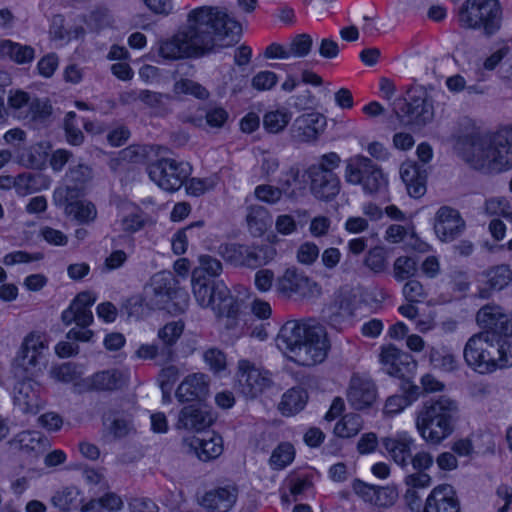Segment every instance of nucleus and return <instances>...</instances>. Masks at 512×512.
<instances>
[{
    "label": "nucleus",
    "instance_id": "obj_27",
    "mask_svg": "<svg viewBox=\"0 0 512 512\" xmlns=\"http://www.w3.org/2000/svg\"><path fill=\"white\" fill-rule=\"evenodd\" d=\"M213 418L210 412L202 410L199 403L184 406L178 415L176 426L178 429L195 431L198 434L211 426Z\"/></svg>",
    "mask_w": 512,
    "mask_h": 512
},
{
    "label": "nucleus",
    "instance_id": "obj_9",
    "mask_svg": "<svg viewBox=\"0 0 512 512\" xmlns=\"http://www.w3.org/2000/svg\"><path fill=\"white\" fill-rule=\"evenodd\" d=\"M393 111L401 126L420 129L434 118V103L422 86H412L394 101Z\"/></svg>",
    "mask_w": 512,
    "mask_h": 512
},
{
    "label": "nucleus",
    "instance_id": "obj_37",
    "mask_svg": "<svg viewBox=\"0 0 512 512\" xmlns=\"http://www.w3.org/2000/svg\"><path fill=\"white\" fill-rule=\"evenodd\" d=\"M484 276L491 291H501L511 282L512 270L508 264L495 265L487 269Z\"/></svg>",
    "mask_w": 512,
    "mask_h": 512
},
{
    "label": "nucleus",
    "instance_id": "obj_46",
    "mask_svg": "<svg viewBox=\"0 0 512 512\" xmlns=\"http://www.w3.org/2000/svg\"><path fill=\"white\" fill-rule=\"evenodd\" d=\"M180 378V370L175 365H167L161 368L158 374V382L164 396L172 394L175 384Z\"/></svg>",
    "mask_w": 512,
    "mask_h": 512
},
{
    "label": "nucleus",
    "instance_id": "obj_44",
    "mask_svg": "<svg viewBox=\"0 0 512 512\" xmlns=\"http://www.w3.org/2000/svg\"><path fill=\"white\" fill-rule=\"evenodd\" d=\"M393 269L397 281L408 280L418 270V259L412 256H399L394 261Z\"/></svg>",
    "mask_w": 512,
    "mask_h": 512
},
{
    "label": "nucleus",
    "instance_id": "obj_3",
    "mask_svg": "<svg viewBox=\"0 0 512 512\" xmlns=\"http://www.w3.org/2000/svg\"><path fill=\"white\" fill-rule=\"evenodd\" d=\"M222 269L220 260L211 255H201L199 266L192 272V291L199 306L211 308L218 317L237 319L240 304L225 282L218 279Z\"/></svg>",
    "mask_w": 512,
    "mask_h": 512
},
{
    "label": "nucleus",
    "instance_id": "obj_16",
    "mask_svg": "<svg viewBox=\"0 0 512 512\" xmlns=\"http://www.w3.org/2000/svg\"><path fill=\"white\" fill-rule=\"evenodd\" d=\"M184 443L189 447V451L202 462H209L218 458L224 449L222 436L211 430L185 438Z\"/></svg>",
    "mask_w": 512,
    "mask_h": 512
},
{
    "label": "nucleus",
    "instance_id": "obj_54",
    "mask_svg": "<svg viewBox=\"0 0 512 512\" xmlns=\"http://www.w3.org/2000/svg\"><path fill=\"white\" fill-rule=\"evenodd\" d=\"M28 112L32 121H44L52 114V106L48 100L33 98L28 105Z\"/></svg>",
    "mask_w": 512,
    "mask_h": 512
},
{
    "label": "nucleus",
    "instance_id": "obj_23",
    "mask_svg": "<svg viewBox=\"0 0 512 512\" xmlns=\"http://www.w3.org/2000/svg\"><path fill=\"white\" fill-rule=\"evenodd\" d=\"M423 512H461L453 487L449 484L434 487L425 500Z\"/></svg>",
    "mask_w": 512,
    "mask_h": 512
},
{
    "label": "nucleus",
    "instance_id": "obj_18",
    "mask_svg": "<svg viewBox=\"0 0 512 512\" xmlns=\"http://www.w3.org/2000/svg\"><path fill=\"white\" fill-rule=\"evenodd\" d=\"M383 453L401 468L408 467V460L415 449V440L407 431H398L394 436L381 439Z\"/></svg>",
    "mask_w": 512,
    "mask_h": 512
},
{
    "label": "nucleus",
    "instance_id": "obj_7",
    "mask_svg": "<svg viewBox=\"0 0 512 512\" xmlns=\"http://www.w3.org/2000/svg\"><path fill=\"white\" fill-rule=\"evenodd\" d=\"M380 362L389 376L400 380L402 395L388 397V404L398 402L397 409L404 410L407 406L416 402L421 395V391L413 381L417 363L412 355L394 345H388L382 348Z\"/></svg>",
    "mask_w": 512,
    "mask_h": 512
},
{
    "label": "nucleus",
    "instance_id": "obj_49",
    "mask_svg": "<svg viewBox=\"0 0 512 512\" xmlns=\"http://www.w3.org/2000/svg\"><path fill=\"white\" fill-rule=\"evenodd\" d=\"M43 257L44 255L41 252L31 253L25 250H15L5 254L2 258V263L7 267H11L18 264L40 261Z\"/></svg>",
    "mask_w": 512,
    "mask_h": 512
},
{
    "label": "nucleus",
    "instance_id": "obj_39",
    "mask_svg": "<svg viewBox=\"0 0 512 512\" xmlns=\"http://www.w3.org/2000/svg\"><path fill=\"white\" fill-rule=\"evenodd\" d=\"M388 253L384 246L376 245L371 247L365 257L364 265L374 274H381L387 270L388 267Z\"/></svg>",
    "mask_w": 512,
    "mask_h": 512
},
{
    "label": "nucleus",
    "instance_id": "obj_13",
    "mask_svg": "<svg viewBox=\"0 0 512 512\" xmlns=\"http://www.w3.org/2000/svg\"><path fill=\"white\" fill-rule=\"evenodd\" d=\"M219 254L227 264L237 268L256 269L272 259L271 248L257 244L222 243Z\"/></svg>",
    "mask_w": 512,
    "mask_h": 512
},
{
    "label": "nucleus",
    "instance_id": "obj_45",
    "mask_svg": "<svg viewBox=\"0 0 512 512\" xmlns=\"http://www.w3.org/2000/svg\"><path fill=\"white\" fill-rule=\"evenodd\" d=\"M50 373L56 381L65 384L73 383L81 378V371L77 364L72 362L55 365L51 368Z\"/></svg>",
    "mask_w": 512,
    "mask_h": 512
},
{
    "label": "nucleus",
    "instance_id": "obj_47",
    "mask_svg": "<svg viewBox=\"0 0 512 512\" xmlns=\"http://www.w3.org/2000/svg\"><path fill=\"white\" fill-rule=\"evenodd\" d=\"M313 47V39L308 33L295 35L289 44L290 58H304L309 55Z\"/></svg>",
    "mask_w": 512,
    "mask_h": 512
},
{
    "label": "nucleus",
    "instance_id": "obj_1",
    "mask_svg": "<svg viewBox=\"0 0 512 512\" xmlns=\"http://www.w3.org/2000/svg\"><path fill=\"white\" fill-rule=\"evenodd\" d=\"M187 22L171 37L160 40L159 57L167 61L197 59L216 48L235 45L241 38L240 22L217 7L194 8L189 12Z\"/></svg>",
    "mask_w": 512,
    "mask_h": 512
},
{
    "label": "nucleus",
    "instance_id": "obj_33",
    "mask_svg": "<svg viewBox=\"0 0 512 512\" xmlns=\"http://www.w3.org/2000/svg\"><path fill=\"white\" fill-rule=\"evenodd\" d=\"M306 388L296 385L287 389L278 404V410L284 417H292L303 411L308 403Z\"/></svg>",
    "mask_w": 512,
    "mask_h": 512
},
{
    "label": "nucleus",
    "instance_id": "obj_42",
    "mask_svg": "<svg viewBox=\"0 0 512 512\" xmlns=\"http://www.w3.org/2000/svg\"><path fill=\"white\" fill-rule=\"evenodd\" d=\"M19 449L23 452H37L44 447L47 439L38 431H22L16 436Z\"/></svg>",
    "mask_w": 512,
    "mask_h": 512
},
{
    "label": "nucleus",
    "instance_id": "obj_22",
    "mask_svg": "<svg viewBox=\"0 0 512 512\" xmlns=\"http://www.w3.org/2000/svg\"><path fill=\"white\" fill-rule=\"evenodd\" d=\"M14 399L25 413L37 414L43 407L41 384L31 377L18 381Z\"/></svg>",
    "mask_w": 512,
    "mask_h": 512
},
{
    "label": "nucleus",
    "instance_id": "obj_38",
    "mask_svg": "<svg viewBox=\"0 0 512 512\" xmlns=\"http://www.w3.org/2000/svg\"><path fill=\"white\" fill-rule=\"evenodd\" d=\"M362 429V420L358 414H344L335 424L334 434L342 439L356 436Z\"/></svg>",
    "mask_w": 512,
    "mask_h": 512
},
{
    "label": "nucleus",
    "instance_id": "obj_58",
    "mask_svg": "<svg viewBox=\"0 0 512 512\" xmlns=\"http://www.w3.org/2000/svg\"><path fill=\"white\" fill-rule=\"evenodd\" d=\"M403 295L407 302H422L426 292L420 281L409 278L403 287Z\"/></svg>",
    "mask_w": 512,
    "mask_h": 512
},
{
    "label": "nucleus",
    "instance_id": "obj_50",
    "mask_svg": "<svg viewBox=\"0 0 512 512\" xmlns=\"http://www.w3.org/2000/svg\"><path fill=\"white\" fill-rule=\"evenodd\" d=\"M203 358L205 363L209 366V369L215 373H221L226 370L227 367V359L226 354L217 347L208 348L204 354Z\"/></svg>",
    "mask_w": 512,
    "mask_h": 512
},
{
    "label": "nucleus",
    "instance_id": "obj_34",
    "mask_svg": "<svg viewBox=\"0 0 512 512\" xmlns=\"http://www.w3.org/2000/svg\"><path fill=\"white\" fill-rule=\"evenodd\" d=\"M0 55L8 57L19 65L29 64L35 58V50L29 45H23L9 39L1 40Z\"/></svg>",
    "mask_w": 512,
    "mask_h": 512
},
{
    "label": "nucleus",
    "instance_id": "obj_53",
    "mask_svg": "<svg viewBox=\"0 0 512 512\" xmlns=\"http://www.w3.org/2000/svg\"><path fill=\"white\" fill-rule=\"evenodd\" d=\"M175 91L184 95H191L197 99H205L208 97V91L200 83L190 79H180L174 85Z\"/></svg>",
    "mask_w": 512,
    "mask_h": 512
},
{
    "label": "nucleus",
    "instance_id": "obj_40",
    "mask_svg": "<svg viewBox=\"0 0 512 512\" xmlns=\"http://www.w3.org/2000/svg\"><path fill=\"white\" fill-rule=\"evenodd\" d=\"M184 330V323L182 321H173L165 324L158 332L159 338L165 345L166 353L169 356L173 355V346L177 343Z\"/></svg>",
    "mask_w": 512,
    "mask_h": 512
},
{
    "label": "nucleus",
    "instance_id": "obj_62",
    "mask_svg": "<svg viewBox=\"0 0 512 512\" xmlns=\"http://www.w3.org/2000/svg\"><path fill=\"white\" fill-rule=\"evenodd\" d=\"M39 425L48 432H58L64 424L63 417L56 412H45L38 418Z\"/></svg>",
    "mask_w": 512,
    "mask_h": 512
},
{
    "label": "nucleus",
    "instance_id": "obj_5",
    "mask_svg": "<svg viewBox=\"0 0 512 512\" xmlns=\"http://www.w3.org/2000/svg\"><path fill=\"white\" fill-rule=\"evenodd\" d=\"M276 343L296 364L311 367L322 363L331 344L326 333L304 320H288L280 328Z\"/></svg>",
    "mask_w": 512,
    "mask_h": 512
},
{
    "label": "nucleus",
    "instance_id": "obj_60",
    "mask_svg": "<svg viewBox=\"0 0 512 512\" xmlns=\"http://www.w3.org/2000/svg\"><path fill=\"white\" fill-rule=\"evenodd\" d=\"M39 235L46 243L52 246H65L68 243V236L64 232L50 226L41 227Z\"/></svg>",
    "mask_w": 512,
    "mask_h": 512
},
{
    "label": "nucleus",
    "instance_id": "obj_17",
    "mask_svg": "<svg viewBox=\"0 0 512 512\" xmlns=\"http://www.w3.org/2000/svg\"><path fill=\"white\" fill-rule=\"evenodd\" d=\"M239 372L240 390L246 398H258L272 384V380L266 371H261L247 360L240 361Z\"/></svg>",
    "mask_w": 512,
    "mask_h": 512
},
{
    "label": "nucleus",
    "instance_id": "obj_25",
    "mask_svg": "<svg viewBox=\"0 0 512 512\" xmlns=\"http://www.w3.org/2000/svg\"><path fill=\"white\" fill-rule=\"evenodd\" d=\"M324 125L325 119L318 112L301 114L293 123L292 136L302 143L312 142L319 137Z\"/></svg>",
    "mask_w": 512,
    "mask_h": 512
},
{
    "label": "nucleus",
    "instance_id": "obj_41",
    "mask_svg": "<svg viewBox=\"0 0 512 512\" xmlns=\"http://www.w3.org/2000/svg\"><path fill=\"white\" fill-rule=\"evenodd\" d=\"M266 210L260 206H252L248 209L246 223L249 232L253 236H262L267 229Z\"/></svg>",
    "mask_w": 512,
    "mask_h": 512
},
{
    "label": "nucleus",
    "instance_id": "obj_20",
    "mask_svg": "<svg viewBox=\"0 0 512 512\" xmlns=\"http://www.w3.org/2000/svg\"><path fill=\"white\" fill-rule=\"evenodd\" d=\"M47 349L48 343L45 337L39 333L30 332L22 342L17 360L21 365H27L26 370L41 371Z\"/></svg>",
    "mask_w": 512,
    "mask_h": 512
},
{
    "label": "nucleus",
    "instance_id": "obj_12",
    "mask_svg": "<svg viewBox=\"0 0 512 512\" xmlns=\"http://www.w3.org/2000/svg\"><path fill=\"white\" fill-rule=\"evenodd\" d=\"M151 287L162 309L175 314H183L188 308L190 296L180 286L175 276L168 271H161L151 277Z\"/></svg>",
    "mask_w": 512,
    "mask_h": 512
},
{
    "label": "nucleus",
    "instance_id": "obj_55",
    "mask_svg": "<svg viewBox=\"0 0 512 512\" xmlns=\"http://www.w3.org/2000/svg\"><path fill=\"white\" fill-rule=\"evenodd\" d=\"M485 208L488 214L502 216L512 222V211L505 198H491L486 200Z\"/></svg>",
    "mask_w": 512,
    "mask_h": 512
},
{
    "label": "nucleus",
    "instance_id": "obj_4",
    "mask_svg": "<svg viewBox=\"0 0 512 512\" xmlns=\"http://www.w3.org/2000/svg\"><path fill=\"white\" fill-rule=\"evenodd\" d=\"M456 147L463 151L466 161L476 169L504 171L511 165L512 125L495 132L470 133L458 135Z\"/></svg>",
    "mask_w": 512,
    "mask_h": 512
},
{
    "label": "nucleus",
    "instance_id": "obj_30",
    "mask_svg": "<svg viewBox=\"0 0 512 512\" xmlns=\"http://www.w3.org/2000/svg\"><path fill=\"white\" fill-rule=\"evenodd\" d=\"M400 175L410 197L418 199L426 193L428 175L423 165L416 162L403 164Z\"/></svg>",
    "mask_w": 512,
    "mask_h": 512
},
{
    "label": "nucleus",
    "instance_id": "obj_11",
    "mask_svg": "<svg viewBox=\"0 0 512 512\" xmlns=\"http://www.w3.org/2000/svg\"><path fill=\"white\" fill-rule=\"evenodd\" d=\"M345 179L352 185H359L367 194H376L388 185V177L372 159L356 155L346 164Z\"/></svg>",
    "mask_w": 512,
    "mask_h": 512
},
{
    "label": "nucleus",
    "instance_id": "obj_26",
    "mask_svg": "<svg viewBox=\"0 0 512 512\" xmlns=\"http://www.w3.org/2000/svg\"><path fill=\"white\" fill-rule=\"evenodd\" d=\"M237 493L233 486L216 487L205 492L200 505L207 512H229L236 503Z\"/></svg>",
    "mask_w": 512,
    "mask_h": 512
},
{
    "label": "nucleus",
    "instance_id": "obj_61",
    "mask_svg": "<svg viewBox=\"0 0 512 512\" xmlns=\"http://www.w3.org/2000/svg\"><path fill=\"white\" fill-rule=\"evenodd\" d=\"M59 65V58L56 53L51 52L41 57L37 63L39 75L50 78L54 75Z\"/></svg>",
    "mask_w": 512,
    "mask_h": 512
},
{
    "label": "nucleus",
    "instance_id": "obj_19",
    "mask_svg": "<svg viewBox=\"0 0 512 512\" xmlns=\"http://www.w3.org/2000/svg\"><path fill=\"white\" fill-rule=\"evenodd\" d=\"M55 196L60 197V205L64 207L67 216L72 217L80 224H86L96 218L97 212L95 205L90 201L78 199L74 188L66 187L61 192H56Z\"/></svg>",
    "mask_w": 512,
    "mask_h": 512
},
{
    "label": "nucleus",
    "instance_id": "obj_48",
    "mask_svg": "<svg viewBox=\"0 0 512 512\" xmlns=\"http://www.w3.org/2000/svg\"><path fill=\"white\" fill-rule=\"evenodd\" d=\"M147 222L148 218L146 213L137 207L135 211H132L122 218L121 226L126 233L134 234L142 230Z\"/></svg>",
    "mask_w": 512,
    "mask_h": 512
},
{
    "label": "nucleus",
    "instance_id": "obj_14",
    "mask_svg": "<svg viewBox=\"0 0 512 512\" xmlns=\"http://www.w3.org/2000/svg\"><path fill=\"white\" fill-rule=\"evenodd\" d=\"M192 167L188 162L160 158L148 167L150 179L166 192L178 191L189 179Z\"/></svg>",
    "mask_w": 512,
    "mask_h": 512
},
{
    "label": "nucleus",
    "instance_id": "obj_36",
    "mask_svg": "<svg viewBox=\"0 0 512 512\" xmlns=\"http://www.w3.org/2000/svg\"><path fill=\"white\" fill-rule=\"evenodd\" d=\"M48 187V180L41 174L23 172L16 175V193L27 196Z\"/></svg>",
    "mask_w": 512,
    "mask_h": 512
},
{
    "label": "nucleus",
    "instance_id": "obj_51",
    "mask_svg": "<svg viewBox=\"0 0 512 512\" xmlns=\"http://www.w3.org/2000/svg\"><path fill=\"white\" fill-rule=\"evenodd\" d=\"M464 220L459 222L435 223L434 230L441 241L448 242L456 239L464 228Z\"/></svg>",
    "mask_w": 512,
    "mask_h": 512
},
{
    "label": "nucleus",
    "instance_id": "obj_21",
    "mask_svg": "<svg viewBox=\"0 0 512 512\" xmlns=\"http://www.w3.org/2000/svg\"><path fill=\"white\" fill-rule=\"evenodd\" d=\"M51 504L60 512H90L95 508V500L85 501L82 490L74 485L57 490L51 497Z\"/></svg>",
    "mask_w": 512,
    "mask_h": 512
},
{
    "label": "nucleus",
    "instance_id": "obj_10",
    "mask_svg": "<svg viewBox=\"0 0 512 512\" xmlns=\"http://www.w3.org/2000/svg\"><path fill=\"white\" fill-rule=\"evenodd\" d=\"M457 17L461 28L493 36L501 28L502 7L499 0H465Z\"/></svg>",
    "mask_w": 512,
    "mask_h": 512
},
{
    "label": "nucleus",
    "instance_id": "obj_32",
    "mask_svg": "<svg viewBox=\"0 0 512 512\" xmlns=\"http://www.w3.org/2000/svg\"><path fill=\"white\" fill-rule=\"evenodd\" d=\"M85 385L90 391H116L124 385L123 374L118 369L97 371L85 379Z\"/></svg>",
    "mask_w": 512,
    "mask_h": 512
},
{
    "label": "nucleus",
    "instance_id": "obj_59",
    "mask_svg": "<svg viewBox=\"0 0 512 512\" xmlns=\"http://www.w3.org/2000/svg\"><path fill=\"white\" fill-rule=\"evenodd\" d=\"M372 493L376 494V505L379 507H390L392 506L397 498V491L393 487L379 486V487H368Z\"/></svg>",
    "mask_w": 512,
    "mask_h": 512
},
{
    "label": "nucleus",
    "instance_id": "obj_43",
    "mask_svg": "<svg viewBox=\"0 0 512 512\" xmlns=\"http://www.w3.org/2000/svg\"><path fill=\"white\" fill-rule=\"evenodd\" d=\"M294 458V446L289 442H281L272 451L270 463L276 469H284L293 462Z\"/></svg>",
    "mask_w": 512,
    "mask_h": 512
},
{
    "label": "nucleus",
    "instance_id": "obj_63",
    "mask_svg": "<svg viewBox=\"0 0 512 512\" xmlns=\"http://www.w3.org/2000/svg\"><path fill=\"white\" fill-rule=\"evenodd\" d=\"M274 282L276 281L272 270L262 268L256 271L254 276V285L259 292L265 293L270 291Z\"/></svg>",
    "mask_w": 512,
    "mask_h": 512
},
{
    "label": "nucleus",
    "instance_id": "obj_28",
    "mask_svg": "<svg viewBox=\"0 0 512 512\" xmlns=\"http://www.w3.org/2000/svg\"><path fill=\"white\" fill-rule=\"evenodd\" d=\"M377 396V387L372 380L356 377L351 379L348 399L356 410L372 407Z\"/></svg>",
    "mask_w": 512,
    "mask_h": 512
},
{
    "label": "nucleus",
    "instance_id": "obj_57",
    "mask_svg": "<svg viewBox=\"0 0 512 512\" xmlns=\"http://www.w3.org/2000/svg\"><path fill=\"white\" fill-rule=\"evenodd\" d=\"M277 81L278 77L275 72L265 70L256 73L251 80V84L257 91H268L277 84Z\"/></svg>",
    "mask_w": 512,
    "mask_h": 512
},
{
    "label": "nucleus",
    "instance_id": "obj_31",
    "mask_svg": "<svg viewBox=\"0 0 512 512\" xmlns=\"http://www.w3.org/2000/svg\"><path fill=\"white\" fill-rule=\"evenodd\" d=\"M309 278L296 267L285 269L276 279L275 287L278 294L291 297L292 295H305Z\"/></svg>",
    "mask_w": 512,
    "mask_h": 512
},
{
    "label": "nucleus",
    "instance_id": "obj_15",
    "mask_svg": "<svg viewBox=\"0 0 512 512\" xmlns=\"http://www.w3.org/2000/svg\"><path fill=\"white\" fill-rule=\"evenodd\" d=\"M478 325L483 329L479 335L502 344L512 345V328L510 318L503 312L502 307L495 304L484 305L476 315Z\"/></svg>",
    "mask_w": 512,
    "mask_h": 512
},
{
    "label": "nucleus",
    "instance_id": "obj_6",
    "mask_svg": "<svg viewBox=\"0 0 512 512\" xmlns=\"http://www.w3.org/2000/svg\"><path fill=\"white\" fill-rule=\"evenodd\" d=\"M457 413L456 402L448 397L425 401L415 419L420 437L429 444H440L454 432Z\"/></svg>",
    "mask_w": 512,
    "mask_h": 512
},
{
    "label": "nucleus",
    "instance_id": "obj_35",
    "mask_svg": "<svg viewBox=\"0 0 512 512\" xmlns=\"http://www.w3.org/2000/svg\"><path fill=\"white\" fill-rule=\"evenodd\" d=\"M292 120V113L285 107L268 110L263 115V128L268 134H279Z\"/></svg>",
    "mask_w": 512,
    "mask_h": 512
},
{
    "label": "nucleus",
    "instance_id": "obj_29",
    "mask_svg": "<svg viewBox=\"0 0 512 512\" xmlns=\"http://www.w3.org/2000/svg\"><path fill=\"white\" fill-rule=\"evenodd\" d=\"M208 392V383L203 374H190L178 385L175 396L180 403L196 404L202 401Z\"/></svg>",
    "mask_w": 512,
    "mask_h": 512
},
{
    "label": "nucleus",
    "instance_id": "obj_64",
    "mask_svg": "<svg viewBox=\"0 0 512 512\" xmlns=\"http://www.w3.org/2000/svg\"><path fill=\"white\" fill-rule=\"evenodd\" d=\"M213 188L208 178H190L186 181V192L193 197H200Z\"/></svg>",
    "mask_w": 512,
    "mask_h": 512
},
{
    "label": "nucleus",
    "instance_id": "obj_2",
    "mask_svg": "<svg viewBox=\"0 0 512 512\" xmlns=\"http://www.w3.org/2000/svg\"><path fill=\"white\" fill-rule=\"evenodd\" d=\"M341 162L336 152L320 156L318 163L302 170L298 165L290 166L279 179L284 194L291 199L303 196L309 185L311 194L320 201L330 202L340 192L341 183L335 170Z\"/></svg>",
    "mask_w": 512,
    "mask_h": 512
},
{
    "label": "nucleus",
    "instance_id": "obj_56",
    "mask_svg": "<svg viewBox=\"0 0 512 512\" xmlns=\"http://www.w3.org/2000/svg\"><path fill=\"white\" fill-rule=\"evenodd\" d=\"M284 194L282 187H274L267 184L258 185L255 188V196L256 198L267 204H275L280 201L282 195Z\"/></svg>",
    "mask_w": 512,
    "mask_h": 512
},
{
    "label": "nucleus",
    "instance_id": "obj_24",
    "mask_svg": "<svg viewBox=\"0 0 512 512\" xmlns=\"http://www.w3.org/2000/svg\"><path fill=\"white\" fill-rule=\"evenodd\" d=\"M52 145L49 141H39L17 149V162L26 168L42 171L46 169Z\"/></svg>",
    "mask_w": 512,
    "mask_h": 512
},
{
    "label": "nucleus",
    "instance_id": "obj_52",
    "mask_svg": "<svg viewBox=\"0 0 512 512\" xmlns=\"http://www.w3.org/2000/svg\"><path fill=\"white\" fill-rule=\"evenodd\" d=\"M335 302L338 309L347 316H354L359 308L358 296L352 290L341 291Z\"/></svg>",
    "mask_w": 512,
    "mask_h": 512
},
{
    "label": "nucleus",
    "instance_id": "obj_8",
    "mask_svg": "<svg viewBox=\"0 0 512 512\" xmlns=\"http://www.w3.org/2000/svg\"><path fill=\"white\" fill-rule=\"evenodd\" d=\"M463 356L467 365L479 374L512 366V345L497 343L483 335H473L465 344Z\"/></svg>",
    "mask_w": 512,
    "mask_h": 512
}]
</instances>
